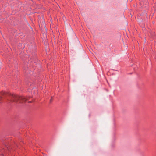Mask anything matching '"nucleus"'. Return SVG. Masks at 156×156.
<instances>
[{
	"label": "nucleus",
	"mask_w": 156,
	"mask_h": 156,
	"mask_svg": "<svg viewBox=\"0 0 156 156\" xmlns=\"http://www.w3.org/2000/svg\"><path fill=\"white\" fill-rule=\"evenodd\" d=\"M3 151V150H2V152ZM0 156H4V155L2 153V152H0Z\"/></svg>",
	"instance_id": "f03ea898"
},
{
	"label": "nucleus",
	"mask_w": 156,
	"mask_h": 156,
	"mask_svg": "<svg viewBox=\"0 0 156 156\" xmlns=\"http://www.w3.org/2000/svg\"><path fill=\"white\" fill-rule=\"evenodd\" d=\"M52 99H53V97H51V99L50 100V102H51L52 101Z\"/></svg>",
	"instance_id": "7ed1b4c3"
},
{
	"label": "nucleus",
	"mask_w": 156,
	"mask_h": 156,
	"mask_svg": "<svg viewBox=\"0 0 156 156\" xmlns=\"http://www.w3.org/2000/svg\"><path fill=\"white\" fill-rule=\"evenodd\" d=\"M28 97L19 96L5 92L3 91L0 93V101L6 98L9 103H23L28 100Z\"/></svg>",
	"instance_id": "f257e3e1"
}]
</instances>
